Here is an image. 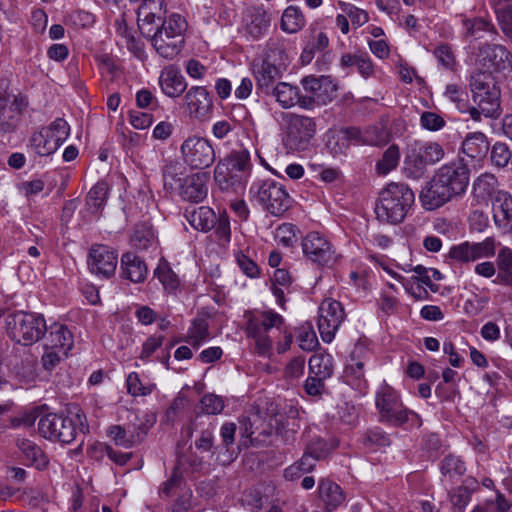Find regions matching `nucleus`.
Segmentation results:
<instances>
[{
	"instance_id": "f257e3e1",
	"label": "nucleus",
	"mask_w": 512,
	"mask_h": 512,
	"mask_svg": "<svg viewBox=\"0 0 512 512\" xmlns=\"http://www.w3.org/2000/svg\"><path fill=\"white\" fill-rule=\"evenodd\" d=\"M470 89L475 106L468 109L474 121H480L481 116L496 118L500 115V88L490 72H476L470 78Z\"/></svg>"
},
{
	"instance_id": "423d86ee",
	"label": "nucleus",
	"mask_w": 512,
	"mask_h": 512,
	"mask_svg": "<svg viewBox=\"0 0 512 512\" xmlns=\"http://www.w3.org/2000/svg\"><path fill=\"white\" fill-rule=\"evenodd\" d=\"M376 407L379 410L381 421L393 426H402L407 422L420 426V416L403 406L398 393L389 385L383 384L379 387L375 399Z\"/></svg>"
},
{
	"instance_id": "cd10ccee",
	"label": "nucleus",
	"mask_w": 512,
	"mask_h": 512,
	"mask_svg": "<svg viewBox=\"0 0 512 512\" xmlns=\"http://www.w3.org/2000/svg\"><path fill=\"white\" fill-rule=\"evenodd\" d=\"M319 497L325 504L327 512H332L345 501V495L341 487L329 479H322L318 485Z\"/></svg>"
},
{
	"instance_id": "680f3d73",
	"label": "nucleus",
	"mask_w": 512,
	"mask_h": 512,
	"mask_svg": "<svg viewBox=\"0 0 512 512\" xmlns=\"http://www.w3.org/2000/svg\"><path fill=\"white\" fill-rule=\"evenodd\" d=\"M364 145L382 146L387 143V133L378 126L363 129Z\"/></svg>"
},
{
	"instance_id": "79ce46f5",
	"label": "nucleus",
	"mask_w": 512,
	"mask_h": 512,
	"mask_svg": "<svg viewBox=\"0 0 512 512\" xmlns=\"http://www.w3.org/2000/svg\"><path fill=\"white\" fill-rule=\"evenodd\" d=\"M153 0H145L144 3L139 7L138 12V26L141 30V33L146 36L150 37L153 35L155 29L152 27L154 24H161V17H156L155 13H153L150 9V3H152Z\"/></svg>"
},
{
	"instance_id": "2f4dec72",
	"label": "nucleus",
	"mask_w": 512,
	"mask_h": 512,
	"mask_svg": "<svg viewBox=\"0 0 512 512\" xmlns=\"http://www.w3.org/2000/svg\"><path fill=\"white\" fill-rule=\"evenodd\" d=\"M276 101L281 105L282 108H290L295 105L301 107L302 95L297 86H293L287 82H278L270 91Z\"/></svg>"
},
{
	"instance_id": "ea45409f",
	"label": "nucleus",
	"mask_w": 512,
	"mask_h": 512,
	"mask_svg": "<svg viewBox=\"0 0 512 512\" xmlns=\"http://www.w3.org/2000/svg\"><path fill=\"white\" fill-rule=\"evenodd\" d=\"M161 25L157 24L154 32H161V35L170 38H184L183 32L186 29V21L179 14H172L168 19L161 20Z\"/></svg>"
},
{
	"instance_id": "9d476101",
	"label": "nucleus",
	"mask_w": 512,
	"mask_h": 512,
	"mask_svg": "<svg viewBox=\"0 0 512 512\" xmlns=\"http://www.w3.org/2000/svg\"><path fill=\"white\" fill-rule=\"evenodd\" d=\"M302 250L305 257L319 267H333L340 258L332 243L318 232H310L304 237Z\"/></svg>"
},
{
	"instance_id": "dca6fc26",
	"label": "nucleus",
	"mask_w": 512,
	"mask_h": 512,
	"mask_svg": "<svg viewBox=\"0 0 512 512\" xmlns=\"http://www.w3.org/2000/svg\"><path fill=\"white\" fill-rule=\"evenodd\" d=\"M495 255V241L487 237L482 242L465 241L450 248L448 256L460 264H468L481 258H490Z\"/></svg>"
},
{
	"instance_id": "72a5a7b5",
	"label": "nucleus",
	"mask_w": 512,
	"mask_h": 512,
	"mask_svg": "<svg viewBox=\"0 0 512 512\" xmlns=\"http://www.w3.org/2000/svg\"><path fill=\"white\" fill-rule=\"evenodd\" d=\"M108 185L104 181L97 182L88 192L86 196L87 210L99 217L107 200Z\"/></svg>"
},
{
	"instance_id": "e433bc0d",
	"label": "nucleus",
	"mask_w": 512,
	"mask_h": 512,
	"mask_svg": "<svg viewBox=\"0 0 512 512\" xmlns=\"http://www.w3.org/2000/svg\"><path fill=\"white\" fill-rule=\"evenodd\" d=\"M17 446L28 464L35 465L38 469H43L47 466V457L44 455L42 449L33 441L28 439H19L17 441Z\"/></svg>"
},
{
	"instance_id": "f8f14e48",
	"label": "nucleus",
	"mask_w": 512,
	"mask_h": 512,
	"mask_svg": "<svg viewBox=\"0 0 512 512\" xmlns=\"http://www.w3.org/2000/svg\"><path fill=\"white\" fill-rule=\"evenodd\" d=\"M182 159L191 169H206L215 161V150L205 138L188 137L180 147Z\"/></svg>"
},
{
	"instance_id": "ddd939ff",
	"label": "nucleus",
	"mask_w": 512,
	"mask_h": 512,
	"mask_svg": "<svg viewBox=\"0 0 512 512\" xmlns=\"http://www.w3.org/2000/svg\"><path fill=\"white\" fill-rule=\"evenodd\" d=\"M301 84L310 95H303L301 107L311 109L314 105H325L331 102L337 92V86L332 82L329 76L319 78L310 75L301 80Z\"/></svg>"
},
{
	"instance_id": "1a4fd4ad",
	"label": "nucleus",
	"mask_w": 512,
	"mask_h": 512,
	"mask_svg": "<svg viewBox=\"0 0 512 512\" xmlns=\"http://www.w3.org/2000/svg\"><path fill=\"white\" fill-rule=\"evenodd\" d=\"M283 121L286 129V147L293 151L305 150L316 132L314 120L308 116L287 113Z\"/></svg>"
},
{
	"instance_id": "bf43d9fd",
	"label": "nucleus",
	"mask_w": 512,
	"mask_h": 512,
	"mask_svg": "<svg viewBox=\"0 0 512 512\" xmlns=\"http://www.w3.org/2000/svg\"><path fill=\"white\" fill-rule=\"evenodd\" d=\"M155 275L167 291H174L179 286L177 275L166 264L159 265L155 270Z\"/></svg>"
},
{
	"instance_id": "e2e57ef3",
	"label": "nucleus",
	"mask_w": 512,
	"mask_h": 512,
	"mask_svg": "<svg viewBox=\"0 0 512 512\" xmlns=\"http://www.w3.org/2000/svg\"><path fill=\"white\" fill-rule=\"evenodd\" d=\"M420 125L428 131H439L446 125V121L435 112L425 111L420 116Z\"/></svg>"
},
{
	"instance_id": "6e6d98bb",
	"label": "nucleus",
	"mask_w": 512,
	"mask_h": 512,
	"mask_svg": "<svg viewBox=\"0 0 512 512\" xmlns=\"http://www.w3.org/2000/svg\"><path fill=\"white\" fill-rule=\"evenodd\" d=\"M444 94L447 98L456 104L460 112L468 113V109L470 107L468 106V94L465 89L455 84H449L446 86Z\"/></svg>"
},
{
	"instance_id": "393cba45",
	"label": "nucleus",
	"mask_w": 512,
	"mask_h": 512,
	"mask_svg": "<svg viewBox=\"0 0 512 512\" xmlns=\"http://www.w3.org/2000/svg\"><path fill=\"white\" fill-rule=\"evenodd\" d=\"M48 334L44 337L43 348L68 353L74 344L73 334L67 326L59 323L47 327Z\"/></svg>"
},
{
	"instance_id": "a18cd8bd",
	"label": "nucleus",
	"mask_w": 512,
	"mask_h": 512,
	"mask_svg": "<svg viewBox=\"0 0 512 512\" xmlns=\"http://www.w3.org/2000/svg\"><path fill=\"white\" fill-rule=\"evenodd\" d=\"M270 16L263 8H256L251 15V21L247 24V32L254 38L261 37L270 26Z\"/></svg>"
},
{
	"instance_id": "4c0bfd02",
	"label": "nucleus",
	"mask_w": 512,
	"mask_h": 512,
	"mask_svg": "<svg viewBox=\"0 0 512 512\" xmlns=\"http://www.w3.org/2000/svg\"><path fill=\"white\" fill-rule=\"evenodd\" d=\"M234 172L247 178L251 168L250 154L248 150L241 149L231 152L227 157L218 162Z\"/></svg>"
},
{
	"instance_id": "f704fd0d",
	"label": "nucleus",
	"mask_w": 512,
	"mask_h": 512,
	"mask_svg": "<svg viewBox=\"0 0 512 512\" xmlns=\"http://www.w3.org/2000/svg\"><path fill=\"white\" fill-rule=\"evenodd\" d=\"M340 67L343 69L356 67L364 78L370 77L374 72L371 59L366 53H347L342 55L340 58Z\"/></svg>"
},
{
	"instance_id": "69168bd1",
	"label": "nucleus",
	"mask_w": 512,
	"mask_h": 512,
	"mask_svg": "<svg viewBox=\"0 0 512 512\" xmlns=\"http://www.w3.org/2000/svg\"><path fill=\"white\" fill-rule=\"evenodd\" d=\"M496 184V178L492 174L480 175L473 184V189L480 196L490 195Z\"/></svg>"
},
{
	"instance_id": "5fc2aeb1",
	"label": "nucleus",
	"mask_w": 512,
	"mask_h": 512,
	"mask_svg": "<svg viewBox=\"0 0 512 512\" xmlns=\"http://www.w3.org/2000/svg\"><path fill=\"white\" fill-rule=\"evenodd\" d=\"M297 341L304 351H313L318 345V339L311 324L307 323L299 328Z\"/></svg>"
},
{
	"instance_id": "39448f33",
	"label": "nucleus",
	"mask_w": 512,
	"mask_h": 512,
	"mask_svg": "<svg viewBox=\"0 0 512 512\" xmlns=\"http://www.w3.org/2000/svg\"><path fill=\"white\" fill-rule=\"evenodd\" d=\"M244 317L245 332L248 337L254 339L257 353L261 356L270 355L273 341L267 333L272 328L280 330L284 323L283 317L273 310L247 311Z\"/></svg>"
},
{
	"instance_id": "4468645a",
	"label": "nucleus",
	"mask_w": 512,
	"mask_h": 512,
	"mask_svg": "<svg viewBox=\"0 0 512 512\" xmlns=\"http://www.w3.org/2000/svg\"><path fill=\"white\" fill-rule=\"evenodd\" d=\"M318 330L322 340L330 343L345 318L342 304L334 299H324L319 307Z\"/></svg>"
},
{
	"instance_id": "052dcab7",
	"label": "nucleus",
	"mask_w": 512,
	"mask_h": 512,
	"mask_svg": "<svg viewBox=\"0 0 512 512\" xmlns=\"http://www.w3.org/2000/svg\"><path fill=\"white\" fill-rule=\"evenodd\" d=\"M127 391L132 396H146L151 394L154 385H143L138 373L131 372L126 380Z\"/></svg>"
},
{
	"instance_id": "13d9d810",
	"label": "nucleus",
	"mask_w": 512,
	"mask_h": 512,
	"mask_svg": "<svg viewBox=\"0 0 512 512\" xmlns=\"http://www.w3.org/2000/svg\"><path fill=\"white\" fill-rule=\"evenodd\" d=\"M440 470L443 475L453 477L463 475L466 471V467L459 457L448 455L441 461Z\"/></svg>"
},
{
	"instance_id": "4be33fe9",
	"label": "nucleus",
	"mask_w": 512,
	"mask_h": 512,
	"mask_svg": "<svg viewBox=\"0 0 512 512\" xmlns=\"http://www.w3.org/2000/svg\"><path fill=\"white\" fill-rule=\"evenodd\" d=\"M209 174L207 172H197L188 175L183 180V185L179 194L183 200L192 203L202 202L208 193Z\"/></svg>"
},
{
	"instance_id": "a211bd4d",
	"label": "nucleus",
	"mask_w": 512,
	"mask_h": 512,
	"mask_svg": "<svg viewBox=\"0 0 512 512\" xmlns=\"http://www.w3.org/2000/svg\"><path fill=\"white\" fill-rule=\"evenodd\" d=\"M117 262L118 254L109 246L96 244L90 248L87 263L91 273L105 279L110 278L115 273Z\"/></svg>"
},
{
	"instance_id": "aec40b11",
	"label": "nucleus",
	"mask_w": 512,
	"mask_h": 512,
	"mask_svg": "<svg viewBox=\"0 0 512 512\" xmlns=\"http://www.w3.org/2000/svg\"><path fill=\"white\" fill-rule=\"evenodd\" d=\"M479 63L490 71H503L511 66L510 53L505 46L486 44L478 53Z\"/></svg>"
},
{
	"instance_id": "9b49d317",
	"label": "nucleus",
	"mask_w": 512,
	"mask_h": 512,
	"mask_svg": "<svg viewBox=\"0 0 512 512\" xmlns=\"http://www.w3.org/2000/svg\"><path fill=\"white\" fill-rule=\"evenodd\" d=\"M39 434L50 440L69 444L77 435V424L72 418L49 413L42 416L38 422Z\"/></svg>"
},
{
	"instance_id": "6ab92c4d",
	"label": "nucleus",
	"mask_w": 512,
	"mask_h": 512,
	"mask_svg": "<svg viewBox=\"0 0 512 512\" xmlns=\"http://www.w3.org/2000/svg\"><path fill=\"white\" fill-rule=\"evenodd\" d=\"M183 100L189 115L195 119L204 120L213 110L212 96L203 86L190 87Z\"/></svg>"
},
{
	"instance_id": "f03ea898",
	"label": "nucleus",
	"mask_w": 512,
	"mask_h": 512,
	"mask_svg": "<svg viewBox=\"0 0 512 512\" xmlns=\"http://www.w3.org/2000/svg\"><path fill=\"white\" fill-rule=\"evenodd\" d=\"M289 57L278 41L270 40L261 60L253 61V75L256 80V89L260 94L270 95L289 65Z\"/></svg>"
},
{
	"instance_id": "603ef678",
	"label": "nucleus",
	"mask_w": 512,
	"mask_h": 512,
	"mask_svg": "<svg viewBox=\"0 0 512 512\" xmlns=\"http://www.w3.org/2000/svg\"><path fill=\"white\" fill-rule=\"evenodd\" d=\"M107 433L116 445L126 449L133 447L136 442L134 434L120 425L109 427Z\"/></svg>"
},
{
	"instance_id": "bb28decb",
	"label": "nucleus",
	"mask_w": 512,
	"mask_h": 512,
	"mask_svg": "<svg viewBox=\"0 0 512 512\" xmlns=\"http://www.w3.org/2000/svg\"><path fill=\"white\" fill-rule=\"evenodd\" d=\"M148 274L145 261L138 255L127 252L121 257L120 275L133 283L143 282Z\"/></svg>"
},
{
	"instance_id": "6e6552de",
	"label": "nucleus",
	"mask_w": 512,
	"mask_h": 512,
	"mask_svg": "<svg viewBox=\"0 0 512 512\" xmlns=\"http://www.w3.org/2000/svg\"><path fill=\"white\" fill-rule=\"evenodd\" d=\"M250 194L274 216H282L291 206V198L284 185L272 179L255 182Z\"/></svg>"
},
{
	"instance_id": "a19ab883",
	"label": "nucleus",
	"mask_w": 512,
	"mask_h": 512,
	"mask_svg": "<svg viewBox=\"0 0 512 512\" xmlns=\"http://www.w3.org/2000/svg\"><path fill=\"white\" fill-rule=\"evenodd\" d=\"M403 171L405 176L411 179H419L427 171L426 164L423 162L418 153L414 150L412 145L410 146L405 156Z\"/></svg>"
},
{
	"instance_id": "4d7b16f0",
	"label": "nucleus",
	"mask_w": 512,
	"mask_h": 512,
	"mask_svg": "<svg viewBox=\"0 0 512 512\" xmlns=\"http://www.w3.org/2000/svg\"><path fill=\"white\" fill-rule=\"evenodd\" d=\"M131 244L138 250L148 249L154 242L153 232L146 226H138L131 236Z\"/></svg>"
},
{
	"instance_id": "f3484780",
	"label": "nucleus",
	"mask_w": 512,
	"mask_h": 512,
	"mask_svg": "<svg viewBox=\"0 0 512 512\" xmlns=\"http://www.w3.org/2000/svg\"><path fill=\"white\" fill-rule=\"evenodd\" d=\"M470 170L462 161L457 160L442 165L435 176L455 195L463 194L469 184Z\"/></svg>"
},
{
	"instance_id": "09e8293b",
	"label": "nucleus",
	"mask_w": 512,
	"mask_h": 512,
	"mask_svg": "<svg viewBox=\"0 0 512 512\" xmlns=\"http://www.w3.org/2000/svg\"><path fill=\"white\" fill-rule=\"evenodd\" d=\"M225 407L224 400L221 396L208 393L205 394L199 401L198 408L202 414L205 415H218Z\"/></svg>"
},
{
	"instance_id": "b1692460",
	"label": "nucleus",
	"mask_w": 512,
	"mask_h": 512,
	"mask_svg": "<svg viewBox=\"0 0 512 512\" xmlns=\"http://www.w3.org/2000/svg\"><path fill=\"white\" fill-rule=\"evenodd\" d=\"M493 218L496 226L504 233L512 231V197L499 191L492 203Z\"/></svg>"
},
{
	"instance_id": "c85d7f7f",
	"label": "nucleus",
	"mask_w": 512,
	"mask_h": 512,
	"mask_svg": "<svg viewBox=\"0 0 512 512\" xmlns=\"http://www.w3.org/2000/svg\"><path fill=\"white\" fill-rule=\"evenodd\" d=\"M214 179L222 191H234L244 187L246 178L233 170L217 163L214 169Z\"/></svg>"
},
{
	"instance_id": "c03bdc74",
	"label": "nucleus",
	"mask_w": 512,
	"mask_h": 512,
	"mask_svg": "<svg viewBox=\"0 0 512 512\" xmlns=\"http://www.w3.org/2000/svg\"><path fill=\"white\" fill-rule=\"evenodd\" d=\"M309 373L322 378H330L333 374V358L329 354L317 353L309 359Z\"/></svg>"
},
{
	"instance_id": "5701e85b",
	"label": "nucleus",
	"mask_w": 512,
	"mask_h": 512,
	"mask_svg": "<svg viewBox=\"0 0 512 512\" xmlns=\"http://www.w3.org/2000/svg\"><path fill=\"white\" fill-rule=\"evenodd\" d=\"M159 84L162 92L170 98H178L187 89V82L180 70L174 66H166L160 73Z\"/></svg>"
},
{
	"instance_id": "c756f323",
	"label": "nucleus",
	"mask_w": 512,
	"mask_h": 512,
	"mask_svg": "<svg viewBox=\"0 0 512 512\" xmlns=\"http://www.w3.org/2000/svg\"><path fill=\"white\" fill-rule=\"evenodd\" d=\"M149 38L156 52L168 60L175 58L180 53L184 44V38L165 37L161 35V32H154Z\"/></svg>"
},
{
	"instance_id": "2eb2a0df",
	"label": "nucleus",
	"mask_w": 512,
	"mask_h": 512,
	"mask_svg": "<svg viewBox=\"0 0 512 512\" xmlns=\"http://www.w3.org/2000/svg\"><path fill=\"white\" fill-rule=\"evenodd\" d=\"M27 105L26 98L20 94L0 95V134H8L16 130Z\"/></svg>"
},
{
	"instance_id": "de8ad7c7",
	"label": "nucleus",
	"mask_w": 512,
	"mask_h": 512,
	"mask_svg": "<svg viewBox=\"0 0 512 512\" xmlns=\"http://www.w3.org/2000/svg\"><path fill=\"white\" fill-rule=\"evenodd\" d=\"M350 145L343 128L335 131L330 130L327 133L326 146L333 155L343 154Z\"/></svg>"
},
{
	"instance_id": "7c9ffc66",
	"label": "nucleus",
	"mask_w": 512,
	"mask_h": 512,
	"mask_svg": "<svg viewBox=\"0 0 512 512\" xmlns=\"http://www.w3.org/2000/svg\"><path fill=\"white\" fill-rule=\"evenodd\" d=\"M185 217L192 227L202 232H208L217 223V215L207 206L185 211Z\"/></svg>"
},
{
	"instance_id": "c9c22d12",
	"label": "nucleus",
	"mask_w": 512,
	"mask_h": 512,
	"mask_svg": "<svg viewBox=\"0 0 512 512\" xmlns=\"http://www.w3.org/2000/svg\"><path fill=\"white\" fill-rule=\"evenodd\" d=\"M412 147L421 157L426 166L438 163L445 155L443 147L438 142L434 141H416L412 144Z\"/></svg>"
},
{
	"instance_id": "7ed1b4c3",
	"label": "nucleus",
	"mask_w": 512,
	"mask_h": 512,
	"mask_svg": "<svg viewBox=\"0 0 512 512\" xmlns=\"http://www.w3.org/2000/svg\"><path fill=\"white\" fill-rule=\"evenodd\" d=\"M413 191L403 183H390L380 193L375 207L377 219L389 224L401 223L413 205Z\"/></svg>"
},
{
	"instance_id": "338daca9",
	"label": "nucleus",
	"mask_w": 512,
	"mask_h": 512,
	"mask_svg": "<svg viewBox=\"0 0 512 512\" xmlns=\"http://www.w3.org/2000/svg\"><path fill=\"white\" fill-rule=\"evenodd\" d=\"M275 238L280 244L286 247L293 246L296 241L295 226L290 223L281 224L276 229Z\"/></svg>"
},
{
	"instance_id": "0e129e2a",
	"label": "nucleus",
	"mask_w": 512,
	"mask_h": 512,
	"mask_svg": "<svg viewBox=\"0 0 512 512\" xmlns=\"http://www.w3.org/2000/svg\"><path fill=\"white\" fill-rule=\"evenodd\" d=\"M511 159V153L505 143L497 142L491 150V161L497 167H505Z\"/></svg>"
},
{
	"instance_id": "58836bf2",
	"label": "nucleus",
	"mask_w": 512,
	"mask_h": 512,
	"mask_svg": "<svg viewBox=\"0 0 512 512\" xmlns=\"http://www.w3.org/2000/svg\"><path fill=\"white\" fill-rule=\"evenodd\" d=\"M306 20L301 11L297 6H288L282 14L280 27L282 31L294 34L300 31L305 26Z\"/></svg>"
},
{
	"instance_id": "473e14b6",
	"label": "nucleus",
	"mask_w": 512,
	"mask_h": 512,
	"mask_svg": "<svg viewBox=\"0 0 512 512\" xmlns=\"http://www.w3.org/2000/svg\"><path fill=\"white\" fill-rule=\"evenodd\" d=\"M488 149L487 137L482 132L469 133L462 142L463 153L472 159L485 156Z\"/></svg>"
},
{
	"instance_id": "49530a36",
	"label": "nucleus",
	"mask_w": 512,
	"mask_h": 512,
	"mask_svg": "<svg viewBox=\"0 0 512 512\" xmlns=\"http://www.w3.org/2000/svg\"><path fill=\"white\" fill-rule=\"evenodd\" d=\"M498 278L508 286L512 287V250L503 247L497 256Z\"/></svg>"
},
{
	"instance_id": "412c9836",
	"label": "nucleus",
	"mask_w": 512,
	"mask_h": 512,
	"mask_svg": "<svg viewBox=\"0 0 512 512\" xmlns=\"http://www.w3.org/2000/svg\"><path fill=\"white\" fill-rule=\"evenodd\" d=\"M455 195L447 188L437 176L426 184L420 193V201L427 210H434L450 201Z\"/></svg>"
},
{
	"instance_id": "20e7f679",
	"label": "nucleus",
	"mask_w": 512,
	"mask_h": 512,
	"mask_svg": "<svg viewBox=\"0 0 512 512\" xmlns=\"http://www.w3.org/2000/svg\"><path fill=\"white\" fill-rule=\"evenodd\" d=\"M5 326L9 338L23 346L38 342L47 331L43 315L24 311L9 313L5 317Z\"/></svg>"
},
{
	"instance_id": "3c124183",
	"label": "nucleus",
	"mask_w": 512,
	"mask_h": 512,
	"mask_svg": "<svg viewBox=\"0 0 512 512\" xmlns=\"http://www.w3.org/2000/svg\"><path fill=\"white\" fill-rule=\"evenodd\" d=\"M390 443L389 437L378 428L368 430L363 438V445L371 451L388 447Z\"/></svg>"
},
{
	"instance_id": "8fccbe9b",
	"label": "nucleus",
	"mask_w": 512,
	"mask_h": 512,
	"mask_svg": "<svg viewBox=\"0 0 512 512\" xmlns=\"http://www.w3.org/2000/svg\"><path fill=\"white\" fill-rule=\"evenodd\" d=\"M400 158L399 148L391 145L383 154L382 158L377 162L376 169L379 174H387L398 165Z\"/></svg>"
},
{
	"instance_id": "a878e982",
	"label": "nucleus",
	"mask_w": 512,
	"mask_h": 512,
	"mask_svg": "<svg viewBox=\"0 0 512 512\" xmlns=\"http://www.w3.org/2000/svg\"><path fill=\"white\" fill-rule=\"evenodd\" d=\"M463 38L466 41L483 39L489 35L492 39L497 35V30L491 20L484 17L468 18L462 16Z\"/></svg>"
},
{
	"instance_id": "0eeeda50",
	"label": "nucleus",
	"mask_w": 512,
	"mask_h": 512,
	"mask_svg": "<svg viewBox=\"0 0 512 512\" xmlns=\"http://www.w3.org/2000/svg\"><path fill=\"white\" fill-rule=\"evenodd\" d=\"M70 126L63 118H56L48 126L34 131L29 138V148L38 156H50L66 141Z\"/></svg>"
},
{
	"instance_id": "864d4df0",
	"label": "nucleus",
	"mask_w": 512,
	"mask_h": 512,
	"mask_svg": "<svg viewBox=\"0 0 512 512\" xmlns=\"http://www.w3.org/2000/svg\"><path fill=\"white\" fill-rule=\"evenodd\" d=\"M208 323L203 318L194 319L188 330V341L193 346H199L206 338H208Z\"/></svg>"
},
{
	"instance_id": "774afa93",
	"label": "nucleus",
	"mask_w": 512,
	"mask_h": 512,
	"mask_svg": "<svg viewBox=\"0 0 512 512\" xmlns=\"http://www.w3.org/2000/svg\"><path fill=\"white\" fill-rule=\"evenodd\" d=\"M510 502L503 494L497 493L495 500L486 501L484 506H476L481 512H506L510 509Z\"/></svg>"
},
{
	"instance_id": "37998d69",
	"label": "nucleus",
	"mask_w": 512,
	"mask_h": 512,
	"mask_svg": "<svg viewBox=\"0 0 512 512\" xmlns=\"http://www.w3.org/2000/svg\"><path fill=\"white\" fill-rule=\"evenodd\" d=\"M183 168L177 162H170L163 167L164 188L168 191H179L183 185Z\"/></svg>"
}]
</instances>
